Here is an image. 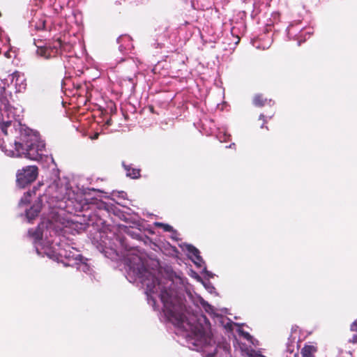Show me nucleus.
<instances>
[{
	"label": "nucleus",
	"instance_id": "f257e3e1",
	"mask_svg": "<svg viewBox=\"0 0 357 357\" xmlns=\"http://www.w3.org/2000/svg\"><path fill=\"white\" fill-rule=\"evenodd\" d=\"M126 261L128 280L139 281L146 287L148 303L154 310L156 298L160 299L165 317L176 328V334L185 339L188 348L202 352L203 357H214L217 348L206 317L197 318L186 311L183 302L186 280L172 274L163 278L158 270L148 269L136 251L130 253Z\"/></svg>",
	"mask_w": 357,
	"mask_h": 357
},
{
	"label": "nucleus",
	"instance_id": "f03ea898",
	"mask_svg": "<svg viewBox=\"0 0 357 357\" xmlns=\"http://www.w3.org/2000/svg\"><path fill=\"white\" fill-rule=\"evenodd\" d=\"M54 186H50L47 190V193L40 196L37 202H36L29 210L26 211V217L29 222L38 216L42 208V203L45 201L46 204L44 207L50 209L47 220L43 218V221L38 225L36 230L29 229V235L33 239V245L36 252L40 256H47L53 260L61 261L65 266H70V264L75 263L82 257L79 252L73 247L69 245H63L52 238L53 235H56L58 229L61 228L57 225L61 222L59 211L57 208H61L60 200L66 197V192L64 194L63 190L61 189L59 195H54L51 197H48Z\"/></svg>",
	"mask_w": 357,
	"mask_h": 357
},
{
	"label": "nucleus",
	"instance_id": "7ed1b4c3",
	"mask_svg": "<svg viewBox=\"0 0 357 357\" xmlns=\"http://www.w3.org/2000/svg\"><path fill=\"white\" fill-rule=\"evenodd\" d=\"M20 118L12 119V126L7 128V134L3 133L6 136L10 134L20 133V136H15L14 148L8 149L6 146L0 145V149L5 154L10 157H22L24 156L32 160H43L51 162L56 166L54 160L52 156L44 154L45 143L40 140L36 132L24 128L20 123Z\"/></svg>",
	"mask_w": 357,
	"mask_h": 357
},
{
	"label": "nucleus",
	"instance_id": "20e7f679",
	"mask_svg": "<svg viewBox=\"0 0 357 357\" xmlns=\"http://www.w3.org/2000/svg\"><path fill=\"white\" fill-rule=\"evenodd\" d=\"M13 84L16 93H21L26 89V79L25 75L15 71L8 75L7 78L0 79V129L3 133L7 134V128L12 126V119L20 118L23 109L20 105L11 106L8 100L6 88Z\"/></svg>",
	"mask_w": 357,
	"mask_h": 357
},
{
	"label": "nucleus",
	"instance_id": "39448f33",
	"mask_svg": "<svg viewBox=\"0 0 357 357\" xmlns=\"http://www.w3.org/2000/svg\"><path fill=\"white\" fill-rule=\"evenodd\" d=\"M38 169L36 166H27L17 174V183L21 188L33 182L37 177Z\"/></svg>",
	"mask_w": 357,
	"mask_h": 357
},
{
	"label": "nucleus",
	"instance_id": "423d86ee",
	"mask_svg": "<svg viewBox=\"0 0 357 357\" xmlns=\"http://www.w3.org/2000/svg\"><path fill=\"white\" fill-rule=\"evenodd\" d=\"M183 248L184 250L188 252V257L198 268L204 266V261L200 256L199 251L197 248L190 244H184Z\"/></svg>",
	"mask_w": 357,
	"mask_h": 357
},
{
	"label": "nucleus",
	"instance_id": "0eeeda50",
	"mask_svg": "<svg viewBox=\"0 0 357 357\" xmlns=\"http://www.w3.org/2000/svg\"><path fill=\"white\" fill-rule=\"evenodd\" d=\"M234 326L237 327L236 331L241 336H242L245 339L248 340V341H250L252 344H254V342H252V337L248 332H245L243 330H242L241 326L238 325L236 323H234L233 321H231L230 320H229V321L225 325V328H227L230 331L234 330V328H233Z\"/></svg>",
	"mask_w": 357,
	"mask_h": 357
},
{
	"label": "nucleus",
	"instance_id": "6e6552de",
	"mask_svg": "<svg viewBox=\"0 0 357 357\" xmlns=\"http://www.w3.org/2000/svg\"><path fill=\"white\" fill-rule=\"evenodd\" d=\"M36 52L37 56L46 59H50L52 56V50L47 46H37Z\"/></svg>",
	"mask_w": 357,
	"mask_h": 357
},
{
	"label": "nucleus",
	"instance_id": "1a4fd4ad",
	"mask_svg": "<svg viewBox=\"0 0 357 357\" xmlns=\"http://www.w3.org/2000/svg\"><path fill=\"white\" fill-rule=\"evenodd\" d=\"M70 266H76L77 269L79 271L84 272L86 273H89L90 266L89 265L83 261L82 257H81L79 260H77L75 263L70 264Z\"/></svg>",
	"mask_w": 357,
	"mask_h": 357
},
{
	"label": "nucleus",
	"instance_id": "9d476101",
	"mask_svg": "<svg viewBox=\"0 0 357 357\" xmlns=\"http://www.w3.org/2000/svg\"><path fill=\"white\" fill-rule=\"evenodd\" d=\"M123 166L126 172V176L130 177L131 178H137L139 176V169L132 168L130 165H126L124 162H123Z\"/></svg>",
	"mask_w": 357,
	"mask_h": 357
},
{
	"label": "nucleus",
	"instance_id": "9b49d317",
	"mask_svg": "<svg viewBox=\"0 0 357 357\" xmlns=\"http://www.w3.org/2000/svg\"><path fill=\"white\" fill-rule=\"evenodd\" d=\"M317 348L314 345L307 344L305 345L301 350V354L303 357H314Z\"/></svg>",
	"mask_w": 357,
	"mask_h": 357
},
{
	"label": "nucleus",
	"instance_id": "f8f14e48",
	"mask_svg": "<svg viewBox=\"0 0 357 357\" xmlns=\"http://www.w3.org/2000/svg\"><path fill=\"white\" fill-rule=\"evenodd\" d=\"M35 189H36V188H33V190L32 192L29 191V192L24 193V196L20 199V202L19 204L20 206H23L30 202V197H31V194L33 192L35 193Z\"/></svg>",
	"mask_w": 357,
	"mask_h": 357
},
{
	"label": "nucleus",
	"instance_id": "ddd939ff",
	"mask_svg": "<svg viewBox=\"0 0 357 357\" xmlns=\"http://www.w3.org/2000/svg\"><path fill=\"white\" fill-rule=\"evenodd\" d=\"M200 304L206 312H208L209 314H215L213 307L212 305H211L210 304H208L204 299H202V298L200 299Z\"/></svg>",
	"mask_w": 357,
	"mask_h": 357
},
{
	"label": "nucleus",
	"instance_id": "4468645a",
	"mask_svg": "<svg viewBox=\"0 0 357 357\" xmlns=\"http://www.w3.org/2000/svg\"><path fill=\"white\" fill-rule=\"evenodd\" d=\"M267 101L266 99H263L261 95H256L253 99V103L255 106L261 107L265 105V102Z\"/></svg>",
	"mask_w": 357,
	"mask_h": 357
},
{
	"label": "nucleus",
	"instance_id": "2eb2a0df",
	"mask_svg": "<svg viewBox=\"0 0 357 357\" xmlns=\"http://www.w3.org/2000/svg\"><path fill=\"white\" fill-rule=\"evenodd\" d=\"M155 225L158 227H162L165 231H173L172 227L167 224L157 222H155Z\"/></svg>",
	"mask_w": 357,
	"mask_h": 357
},
{
	"label": "nucleus",
	"instance_id": "dca6fc26",
	"mask_svg": "<svg viewBox=\"0 0 357 357\" xmlns=\"http://www.w3.org/2000/svg\"><path fill=\"white\" fill-rule=\"evenodd\" d=\"M229 137H230V135H227L225 132L220 131L218 135V138L219 139V140L221 142L227 141V139H229Z\"/></svg>",
	"mask_w": 357,
	"mask_h": 357
},
{
	"label": "nucleus",
	"instance_id": "f3484780",
	"mask_svg": "<svg viewBox=\"0 0 357 357\" xmlns=\"http://www.w3.org/2000/svg\"><path fill=\"white\" fill-rule=\"evenodd\" d=\"M351 330L352 331H357V319L351 325ZM353 342H357V335L353 336Z\"/></svg>",
	"mask_w": 357,
	"mask_h": 357
},
{
	"label": "nucleus",
	"instance_id": "a211bd4d",
	"mask_svg": "<svg viewBox=\"0 0 357 357\" xmlns=\"http://www.w3.org/2000/svg\"><path fill=\"white\" fill-rule=\"evenodd\" d=\"M203 273H206L208 277H213V274L208 271L206 268V267H204L203 268Z\"/></svg>",
	"mask_w": 357,
	"mask_h": 357
},
{
	"label": "nucleus",
	"instance_id": "6ab92c4d",
	"mask_svg": "<svg viewBox=\"0 0 357 357\" xmlns=\"http://www.w3.org/2000/svg\"><path fill=\"white\" fill-rule=\"evenodd\" d=\"M123 39H126L128 40H129V37L128 36H120L118 39H117V42L119 43H121V41Z\"/></svg>",
	"mask_w": 357,
	"mask_h": 357
},
{
	"label": "nucleus",
	"instance_id": "aec40b11",
	"mask_svg": "<svg viewBox=\"0 0 357 357\" xmlns=\"http://www.w3.org/2000/svg\"><path fill=\"white\" fill-rule=\"evenodd\" d=\"M98 136H99V134L98 132L95 133L93 136L91 137V139H98Z\"/></svg>",
	"mask_w": 357,
	"mask_h": 357
},
{
	"label": "nucleus",
	"instance_id": "412c9836",
	"mask_svg": "<svg viewBox=\"0 0 357 357\" xmlns=\"http://www.w3.org/2000/svg\"><path fill=\"white\" fill-rule=\"evenodd\" d=\"M5 56L7 58H10V52L8 51L6 52L4 54Z\"/></svg>",
	"mask_w": 357,
	"mask_h": 357
},
{
	"label": "nucleus",
	"instance_id": "4be33fe9",
	"mask_svg": "<svg viewBox=\"0 0 357 357\" xmlns=\"http://www.w3.org/2000/svg\"><path fill=\"white\" fill-rule=\"evenodd\" d=\"M259 119H264V114H261V115L259 116Z\"/></svg>",
	"mask_w": 357,
	"mask_h": 357
},
{
	"label": "nucleus",
	"instance_id": "5701e85b",
	"mask_svg": "<svg viewBox=\"0 0 357 357\" xmlns=\"http://www.w3.org/2000/svg\"><path fill=\"white\" fill-rule=\"evenodd\" d=\"M119 50H120L121 52H122V51H123V46H122V45H120V46H119Z\"/></svg>",
	"mask_w": 357,
	"mask_h": 357
},
{
	"label": "nucleus",
	"instance_id": "b1692460",
	"mask_svg": "<svg viewBox=\"0 0 357 357\" xmlns=\"http://www.w3.org/2000/svg\"><path fill=\"white\" fill-rule=\"evenodd\" d=\"M235 144H230L229 146H227V148H231L232 146H234Z\"/></svg>",
	"mask_w": 357,
	"mask_h": 357
},
{
	"label": "nucleus",
	"instance_id": "393cba45",
	"mask_svg": "<svg viewBox=\"0 0 357 357\" xmlns=\"http://www.w3.org/2000/svg\"><path fill=\"white\" fill-rule=\"evenodd\" d=\"M81 227L83 229H85V227H82V225H81Z\"/></svg>",
	"mask_w": 357,
	"mask_h": 357
}]
</instances>
